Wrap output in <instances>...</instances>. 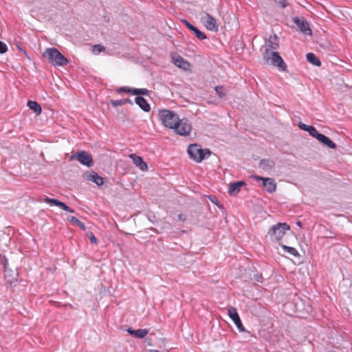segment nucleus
<instances>
[{
	"mask_svg": "<svg viewBox=\"0 0 352 352\" xmlns=\"http://www.w3.org/2000/svg\"><path fill=\"white\" fill-rule=\"evenodd\" d=\"M293 21L305 34L311 35L312 32L309 24L304 17H294Z\"/></svg>",
	"mask_w": 352,
	"mask_h": 352,
	"instance_id": "nucleus-8",
	"label": "nucleus"
},
{
	"mask_svg": "<svg viewBox=\"0 0 352 352\" xmlns=\"http://www.w3.org/2000/svg\"><path fill=\"white\" fill-rule=\"evenodd\" d=\"M306 131H307L310 135L315 138L316 139H317V138L320 135V133L316 130V129L311 125L309 126Z\"/></svg>",
	"mask_w": 352,
	"mask_h": 352,
	"instance_id": "nucleus-27",
	"label": "nucleus"
},
{
	"mask_svg": "<svg viewBox=\"0 0 352 352\" xmlns=\"http://www.w3.org/2000/svg\"><path fill=\"white\" fill-rule=\"evenodd\" d=\"M263 58L267 63L271 64L281 71H286L287 65L278 52H270L269 49H266L263 54Z\"/></svg>",
	"mask_w": 352,
	"mask_h": 352,
	"instance_id": "nucleus-2",
	"label": "nucleus"
},
{
	"mask_svg": "<svg viewBox=\"0 0 352 352\" xmlns=\"http://www.w3.org/2000/svg\"><path fill=\"white\" fill-rule=\"evenodd\" d=\"M188 153L190 157L197 162H201L205 158L208 157L211 152L209 149H202L196 144L189 145Z\"/></svg>",
	"mask_w": 352,
	"mask_h": 352,
	"instance_id": "nucleus-5",
	"label": "nucleus"
},
{
	"mask_svg": "<svg viewBox=\"0 0 352 352\" xmlns=\"http://www.w3.org/2000/svg\"><path fill=\"white\" fill-rule=\"evenodd\" d=\"M8 47L6 44L2 41H0V54H4L7 52Z\"/></svg>",
	"mask_w": 352,
	"mask_h": 352,
	"instance_id": "nucleus-33",
	"label": "nucleus"
},
{
	"mask_svg": "<svg viewBox=\"0 0 352 352\" xmlns=\"http://www.w3.org/2000/svg\"><path fill=\"white\" fill-rule=\"evenodd\" d=\"M130 158L133 160V162L138 166L141 170L146 171L148 169L146 163L143 160L142 157L138 156L134 153L129 155Z\"/></svg>",
	"mask_w": 352,
	"mask_h": 352,
	"instance_id": "nucleus-14",
	"label": "nucleus"
},
{
	"mask_svg": "<svg viewBox=\"0 0 352 352\" xmlns=\"http://www.w3.org/2000/svg\"><path fill=\"white\" fill-rule=\"evenodd\" d=\"M201 20L208 30L214 32L218 30L217 21L210 14L205 13V15L201 17Z\"/></svg>",
	"mask_w": 352,
	"mask_h": 352,
	"instance_id": "nucleus-9",
	"label": "nucleus"
},
{
	"mask_svg": "<svg viewBox=\"0 0 352 352\" xmlns=\"http://www.w3.org/2000/svg\"><path fill=\"white\" fill-rule=\"evenodd\" d=\"M306 58L307 61L311 63L312 65L318 67L321 65V62L320 59L314 53H307L306 55Z\"/></svg>",
	"mask_w": 352,
	"mask_h": 352,
	"instance_id": "nucleus-25",
	"label": "nucleus"
},
{
	"mask_svg": "<svg viewBox=\"0 0 352 352\" xmlns=\"http://www.w3.org/2000/svg\"><path fill=\"white\" fill-rule=\"evenodd\" d=\"M126 331L130 335L133 336L138 338H144L148 333V330H147L146 329H140L134 330L132 328L129 327L127 329Z\"/></svg>",
	"mask_w": 352,
	"mask_h": 352,
	"instance_id": "nucleus-22",
	"label": "nucleus"
},
{
	"mask_svg": "<svg viewBox=\"0 0 352 352\" xmlns=\"http://www.w3.org/2000/svg\"><path fill=\"white\" fill-rule=\"evenodd\" d=\"M87 237L89 238V239L90 240V242L91 243L95 244V245L97 244L98 240L91 232H89L87 233Z\"/></svg>",
	"mask_w": 352,
	"mask_h": 352,
	"instance_id": "nucleus-30",
	"label": "nucleus"
},
{
	"mask_svg": "<svg viewBox=\"0 0 352 352\" xmlns=\"http://www.w3.org/2000/svg\"><path fill=\"white\" fill-rule=\"evenodd\" d=\"M43 56L47 57L49 61L54 66H64L68 63V60L56 48H47L43 53Z\"/></svg>",
	"mask_w": 352,
	"mask_h": 352,
	"instance_id": "nucleus-1",
	"label": "nucleus"
},
{
	"mask_svg": "<svg viewBox=\"0 0 352 352\" xmlns=\"http://www.w3.org/2000/svg\"><path fill=\"white\" fill-rule=\"evenodd\" d=\"M289 229L290 227L286 223H278L270 228L267 236H269L272 241H279L285 232Z\"/></svg>",
	"mask_w": 352,
	"mask_h": 352,
	"instance_id": "nucleus-4",
	"label": "nucleus"
},
{
	"mask_svg": "<svg viewBox=\"0 0 352 352\" xmlns=\"http://www.w3.org/2000/svg\"><path fill=\"white\" fill-rule=\"evenodd\" d=\"M173 129L177 134L188 136L192 130V126L188 119H179Z\"/></svg>",
	"mask_w": 352,
	"mask_h": 352,
	"instance_id": "nucleus-6",
	"label": "nucleus"
},
{
	"mask_svg": "<svg viewBox=\"0 0 352 352\" xmlns=\"http://www.w3.org/2000/svg\"><path fill=\"white\" fill-rule=\"evenodd\" d=\"M212 203H214L215 205H217V206H219V208H221L222 207V205L221 204H219V201L218 199L216 198V197H214L212 199H210Z\"/></svg>",
	"mask_w": 352,
	"mask_h": 352,
	"instance_id": "nucleus-38",
	"label": "nucleus"
},
{
	"mask_svg": "<svg viewBox=\"0 0 352 352\" xmlns=\"http://www.w3.org/2000/svg\"><path fill=\"white\" fill-rule=\"evenodd\" d=\"M228 316L233 320L234 323L240 332L245 331V329L237 313L236 309L231 307L228 309Z\"/></svg>",
	"mask_w": 352,
	"mask_h": 352,
	"instance_id": "nucleus-11",
	"label": "nucleus"
},
{
	"mask_svg": "<svg viewBox=\"0 0 352 352\" xmlns=\"http://www.w3.org/2000/svg\"><path fill=\"white\" fill-rule=\"evenodd\" d=\"M257 180L263 181V188L270 193L274 192L276 190V184L274 179L272 178H263L261 176H255Z\"/></svg>",
	"mask_w": 352,
	"mask_h": 352,
	"instance_id": "nucleus-12",
	"label": "nucleus"
},
{
	"mask_svg": "<svg viewBox=\"0 0 352 352\" xmlns=\"http://www.w3.org/2000/svg\"><path fill=\"white\" fill-rule=\"evenodd\" d=\"M43 201L47 203V204H49L50 206H58L60 207L61 209H63V210L65 211H67V212H71V213H74V210L71 208L70 207H69L68 206H67L65 203L58 200V199H51V198H49V197H45L43 199Z\"/></svg>",
	"mask_w": 352,
	"mask_h": 352,
	"instance_id": "nucleus-13",
	"label": "nucleus"
},
{
	"mask_svg": "<svg viewBox=\"0 0 352 352\" xmlns=\"http://www.w3.org/2000/svg\"><path fill=\"white\" fill-rule=\"evenodd\" d=\"M282 248L287 253L294 256H299L298 252L297 250L294 248L287 246L285 245L280 244Z\"/></svg>",
	"mask_w": 352,
	"mask_h": 352,
	"instance_id": "nucleus-26",
	"label": "nucleus"
},
{
	"mask_svg": "<svg viewBox=\"0 0 352 352\" xmlns=\"http://www.w3.org/2000/svg\"><path fill=\"white\" fill-rule=\"evenodd\" d=\"M124 104H133V102L131 100H130L129 98H126V99H124Z\"/></svg>",
	"mask_w": 352,
	"mask_h": 352,
	"instance_id": "nucleus-41",
	"label": "nucleus"
},
{
	"mask_svg": "<svg viewBox=\"0 0 352 352\" xmlns=\"http://www.w3.org/2000/svg\"><path fill=\"white\" fill-rule=\"evenodd\" d=\"M317 140L322 143L323 145L330 148H336V144L327 136L320 133Z\"/></svg>",
	"mask_w": 352,
	"mask_h": 352,
	"instance_id": "nucleus-19",
	"label": "nucleus"
},
{
	"mask_svg": "<svg viewBox=\"0 0 352 352\" xmlns=\"http://www.w3.org/2000/svg\"><path fill=\"white\" fill-rule=\"evenodd\" d=\"M158 117L162 124L169 129H173L179 119L178 115L175 111L168 109L159 111Z\"/></svg>",
	"mask_w": 352,
	"mask_h": 352,
	"instance_id": "nucleus-3",
	"label": "nucleus"
},
{
	"mask_svg": "<svg viewBox=\"0 0 352 352\" xmlns=\"http://www.w3.org/2000/svg\"><path fill=\"white\" fill-rule=\"evenodd\" d=\"M182 22L186 25V26L192 31L195 36L200 40L206 39V35L202 32L201 30H199L197 28L192 25L189 21L187 20H183Z\"/></svg>",
	"mask_w": 352,
	"mask_h": 352,
	"instance_id": "nucleus-15",
	"label": "nucleus"
},
{
	"mask_svg": "<svg viewBox=\"0 0 352 352\" xmlns=\"http://www.w3.org/2000/svg\"><path fill=\"white\" fill-rule=\"evenodd\" d=\"M72 157H75L81 164L87 167H91L94 165L92 156L85 151L78 152L76 155H73Z\"/></svg>",
	"mask_w": 352,
	"mask_h": 352,
	"instance_id": "nucleus-7",
	"label": "nucleus"
},
{
	"mask_svg": "<svg viewBox=\"0 0 352 352\" xmlns=\"http://www.w3.org/2000/svg\"><path fill=\"white\" fill-rule=\"evenodd\" d=\"M274 165V162L270 159H262L259 162V167L265 171L270 170Z\"/></svg>",
	"mask_w": 352,
	"mask_h": 352,
	"instance_id": "nucleus-23",
	"label": "nucleus"
},
{
	"mask_svg": "<svg viewBox=\"0 0 352 352\" xmlns=\"http://www.w3.org/2000/svg\"><path fill=\"white\" fill-rule=\"evenodd\" d=\"M309 125H307L304 123H302V122H300L299 124H298V126L300 129L303 130V131H307V129L309 127Z\"/></svg>",
	"mask_w": 352,
	"mask_h": 352,
	"instance_id": "nucleus-36",
	"label": "nucleus"
},
{
	"mask_svg": "<svg viewBox=\"0 0 352 352\" xmlns=\"http://www.w3.org/2000/svg\"><path fill=\"white\" fill-rule=\"evenodd\" d=\"M111 104L114 107L122 106L124 105V99L112 100H111Z\"/></svg>",
	"mask_w": 352,
	"mask_h": 352,
	"instance_id": "nucleus-29",
	"label": "nucleus"
},
{
	"mask_svg": "<svg viewBox=\"0 0 352 352\" xmlns=\"http://www.w3.org/2000/svg\"><path fill=\"white\" fill-rule=\"evenodd\" d=\"M296 223H297V225H298V226H300V227H301V226H302V223H301L300 221H298Z\"/></svg>",
	"mask_w": 352,
	"mask_h": 352,
	"instance_id": "nucleus-42",
	"label": "nucleus"
},
{
	"mask_svg": "<svg viewBox=\"0 0 352 352\" xmlns=\"http://www.w3.org/2000/svg\"><path fill=\"white\" fill-rule=\"evenodd\" d=\"M105 50V47L100 44H97L93 46V51H96L98 53H100Z\"/></svg>",
	"mask_w": 352,
	"mask_h": 352,
	"instance_id": "nucleus-31",
	"label": "nucleus"
},
{
	"mask_svg": "<svg viewBox=\"0 0 352 352\" xmlns=\"http://www.w3.org/2000/svg\"><path fill=\"white\" fill-rule=\"evenodd\" d=\"M266 44L268 47L267 49L273 50H277L279 47L278 37L276 34L270 36Z\"/></svg>",
	"mask_w": 352,
	"mask_h": 352,
	"instance_id": "nucleus-21",
	"label": "nucleus"
},
{
	"mask_svg": "<svg viewBox=\"0 0 352 352\" xmlns=\"http://www.w3.org/2000/svg\"><path fill=\"white\" fill-rule=\"evenodd\" d=\"M135 102L145 112H148L151 110L150 104L141 95L135 97Z\"/></svg>",
	"mask_w": 352,
	"mask_h": 352,
	"instance_id": "nucleus-18",
	"label": "nucleus"
},
{
	"mask_svg": "<svg viewBox=\"0 0 352 352\" xmlns=\"http://www.w3.org/2000/svg\"><path fill=\"white\" fill-rule=\"evenodd\" d=\"M245 185V183L243 181H239V182L230 184L229 188H228L229 195H236V194H238L240 192L241 187Z\"/></svg>",
	"mask_w": 352,
	"mask_h": 352,
	"instance_id": "nucleus-17",
	"label": "nucleus"
},
{
	"mask_svg": "<svg viewBox=\"0 0 352 352\" xmlns=\"http://www.w3.org/2000/svg\"><path fill=\"white\" fill-rule=\"evenodd\" d=\"M214 89L219 97L221 98L225 97L226 93L224 92V87L223 86H216Z\"/></svg>",
	"mask_w": 352,
	"mask_h": 352,
	"instance_id": "nucleus-28",
	"label": "nucleus"
},
{
	"mask_svg": "<svg viewBox=\"0 0 352 352\" xmlns=\"http://www.w3.org/2000/svg\"><path fill=\"white\" fill-rule=\"evenodd\" d=\"M28 107L32 110L36 115H40L42 111L41 105L36 101L29 100L28 102Z\"/></svg>",
	"mask_w": 352,
	"mask_h": 352,
	"instance_id": "nucleus-24",
	"label": "nucleus"
},
{
	"mask_svg": "<svg viewBox=\"0 0 352 352\" xmlns=\"http://www.w3.org/2000/svg\"><path fill=\"white\" fill-rule=\"evenodd\" d=\"M278 3L283 8H284L287 6V1L286 0H278Z\"/></svg>",
	"mask_w": 352,
	"mask_h": 352,
	"instance_id": "nucleus-37",
	"label": "nucleus"
},
{
	"mask_svg": "<svg viewBox=\"0 0 352 352\" xmlns=\"http://www.w3.org/2000/svg\"><path fill=\"white\" fill-rule=\"evenodd\" d=\"M118 93H126L131 94L134 96L143 95V96H148L149 91L147 89H138V88H131L129 87H121L118 89Z\"/></svg>",
	"mask_w": 352,
	"mask_h": 352,
	"instance_id": "nucleus-10",
	"label": "nucleus"
},
{
	"mask_svg": "<svg viewBox=\"0 0 352 352\" xmlns=\"http://www.w3.org/2000/svg\"><path fill=\"white\" fill-rule=\"evenodd\" d=\"M67 220L71 222L73 224L78 225V223L80 222L79 219H78L76 217L74 216H68Z\"/></svg>",
	"mask_w": 352,
	"mask_h": 352,
	"instance_id": "nucleus-32",
	"label": "nucleus"
},
{
	"mask_svg": "<svg viewBox=\"0 0 352 352\" xmlns=\"http://www.w3.org/2000/svg\"><path fill=\"white\" fill-rule=\"evenodd\" d=\"M82 230H86V226H85V224L82 223V222H80L78 225Z\"/></svg>",
	"mask_w": 352,
	"mask_h": 352,
	"instance_id": "nucleus-40",
	"label": "nucleus"
},
{
	"mask_svg": "<svg viewBox=\"0 0 352 352\" xmlns=\"http://www.w3.org/2000/svg\"><path fill=\"white\" fill-rule=\"evenodd\" d=\"M254 279L255 280H256L257 282L261 283L263 281V276H262V275L254 274Z\"/></svg>",
	"mask_w": 352,
	"mask_h": 352,
	"instance_id": "nucleus-35",
	"label": "nucleus"
},
{
	"mask_svg": "<svg viewBox=\"0 0 352 352\" xmlns=\"http://www.w3.org/2000/svg\"><path fill=\"white\" fill-rule=\"evenodd\" d=\"M177 218L181 221H184L186 220V217L183 214H178Z\"/></svg>",
	"mask_w": 352,
	"mask_h": 352,
	"instance_id": "nucleus-39",
	"label": "nucleus"
},
{
	"mask_svg": "<svg viewBox=\"0 0 352 352\" xmlns=\"http://www.w3.org/2000/svg\"><path fill=\"white\" fill-rule=\"evenodd\" d=\"M1 263L3 266L4 270H7L8 265V258L5 256H3V258L1 259Z\"/></svg>",
	"mask_w": 352,
	"mask_h": 352,
	"instance_id": "nucleus-34",
	"label": "nucleus"
},
{
	"mask_svg": "<svg viewBox=\"0 0 352 352\" xmlns=\"http://www.w3.org/2000/svg\"><path fill=\"white\" fill-rule=\"evenodd\" d=\"M86 179L96 184L98 186H102L104 183V179L102 177L98 175L96 172H91L86 175Z\"/></svg>",
	"mask_w": 352,
	"mask_h": 352,
	"instance_id": "nucleus-20",
	"label": "nucleus"
},
{
	"mask_svg": "<svg viewBox=\"0 0 352 352\" xmlns=\"http://www.w3.org/2000/svg\"><path fill=\"white\" fill-rule=\"evenodd\" d=\"M173 61L175 66L184 70H188L190 67V63L179 55L173 57Z\"/></svg>",
	"mask_w": 352,
	"mask_h": 352,
	"instance_id": "nucleus-16",
	"label": "nucleus"
}]
</instances>
